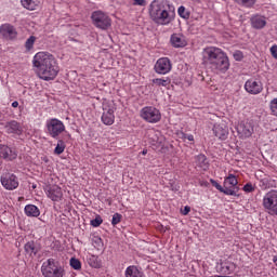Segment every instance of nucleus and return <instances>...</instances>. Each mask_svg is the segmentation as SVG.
I'll return each mask as SVG.
<instances>
[{"instance_id":"obj_1","label":"nucleus","mask_w":277,"mask_h":277,"mask_svg":"<svg viewBox=\"0 0 277 277\" xmlns=\"http://www.w3.org/2000/svg\"><path fill=\"white\" fill-rule=\"evenodd\" d=\"M37 77L42 81H53L60 75L57 58L49 52H38L32 57Z\"/></svg>"},{"instance_id":"obj_2","label":"nucleus","mask_w":277,"mask_h":277,"mask_svg":"<svg viewBox=\"0 0 277 277\" xmlns=\"http://www.w3.org/2000/svg\"><path fill=\"white\" fill-rule=\"evenodd\" d=\"M202 62L206 66H209L216 74H224L230 68V61L228 55L216 47H208L203 49Z\"/></svg>"},{"instance_id":"obj_3","label":"nucleus","mask_w":277,"mask_h":277,"mask_svg":"<svg viewBox=\"0 0 277 277\" xmlns=\"http://www.w3.org/2000/svg\"><path fill=\"white\" fill-rule=\"evenodd\" d=\"M148 14L155 25H170L174 21V5L168 0H153Z\"/></svg>"},{"instance_id":"obj_4","label":"nucleus","mask_w":277,"mask_h":277,"mask_svg":"<svg viewBox=\"0 0 277 277\" xmlns=\"http://www.w3.org/2000/svg\"><path fill=\"white\" fill-rule=\"evenodd\" d=\"M41 273L44 277H64L66 271L64 269L60 261L50 258L42 263Z\"/></svg>"},{"instance_id":"obj_5","label":"nucleus","mask_w":277,"mask_h":277,"mask_svg":"<svg viewBox=\"0 0 277 277\" xmlns=\"http://www.w3.org/2000/svg\"><path fill=\"white\" fill-rule=\"evenodd\" d=\"M45 129L50 137L57 140V137H60L62 133L66 131V126L64 124V121L57 118H51L45 122Z\"/></svg>"},{"instance_id":"obj_6","label":"nucleus","mask_w":277,"mask_h":277,"mask_svg":"<svg viewBox=\"0 0 277 277\" xmlns=\"http://www.w3.org/2000/svg\"><path fill=\"white\" fill-rule=\"evenodd\" d=\"M91 21L94 27L97 29L107 30L108 27H111V17L107 13L97 10L91 14Z\"/></svg>"},{"instance_id":"obj_7","label":"nucleus","mask_w":277,"mask_h":277,"mask_svg":"<svg viewBox=\"0 0 277 277\" xmlns=\"http://www.w3.org/2000/svg\"><path fill=\"white\" fill-rule=\"evenodd\" d=\"M141 118L150 124H157L161 120V111L153 106H145L141 109Z\"/></svg>"},{"instance_id":"obj_8","label":"nucleus","mask_w":277,"mask_h":277,"mask_svg":"<svg viewBox=\"0 0 277 277\" xmlns=\"http://www.w3.org/2000/svg\"><path fill=\"white\" fill-rule=\"evenodd\" d=\"M263 207L274 215H277V190H271L263 197Z\"/></svg>"},{"instance_id":"obj_9","label":"nucleus","mask_w":277,"mask_h":277,"mask_svg":"<svg viewBox=\"0 0 277 277\" xmlns=\"http://www.w3.org/2000/svg\"><path fill=\"white\" fill-rule=\"evenodd\" d=\"M239 184V181H237V176L230 174L224 180V194L226 196H235L237 195V192H239V187L237 185Z\"/></svg>"},{"instance_id":"obj_10","label":"nucleus","mask_w":277,"mask_h":277,"mask_svg":"<svg viewBox=\"0 0 277 277\" xmlns=\"http://www.w3.org/2000/svg\"><path fill=\"white\" fill-rule=\"evenodd\" d=\"M44 192L52 202H60L64 198V192L58 185H49L44 188Z\"/></svg>"},{"instance_id":"obj_11","label":"nucleus","mask_w":277,"mask_h":277,"mask_svg":"<svg viewBox=\"0 0 277 277\" xmlns=\"http://www.w3.org/2000/svg\"><path fill=\"white\" fill-rule=\"evenodd\" d=\"M154 69L157 75H168L172 70V62L168 57H161L156 62Z\"/></svg>"},{"instance_id":"obj_12","label":"nucleus","mask_w":277,"mask_h":277,"mask_svg":"<svg viewBox=\"0 0 277 277\" xmlns=\"http://www.w3.org/2000/svg\"><path fill=\"white\" fill-rule=\"evenodd\" d=\"M116 107L105 106L102 114V122L106 127H111L116 122Z\"/></svg>"},{"instance_id":"obj_13","label":"nucleus","mask_w":277,"mask_h":277,"mask_svg":"<svg viewBox=\"0 0 277 277\" xmlns=\"http://www.w3.org/2000/svg\"><path fill=\"white\" fill-rule=\"evenodd\" d=\"M0 181L4 189H8L9 192H12L18 187V177H16L14 174H4L1 176Z\"/></svg>"},{"instance_id":"obj_14","label":"nucleus","mask_w":277,"mask_h":277,"mask_svg":"<svg viewBox=\"0 0 277 277\" xmlns=\"http://www.w3.org/2000/svg\"><path fill=\"white\" fill-rule=\"evenodd\" d=\"M235 269H237V264L230 260H223L216 265L217 274H223L224 276L233 274Z\"/></svg>"},{"instance_id":"obj_15","label":"nucleus","mask_w":277,"mask_h":277,"mask_svg":"<svg viewBox=\"0 0 277 277\" xmlns=\"http://www.w3.org/2000/svg\"><path fill=\"white\" fill-rule=\"evenodd\" d=\"M245 90L249 94H261L263 92V83L254 79L248 80L245 83Z\"/></svg>"},{"instance_id":"obj_16","label":"nucleus","mask_w":277,"mask_h":277,"mask_svg":"<svg viewBox=\"0 0 277 277\" xmlns=\"http://www.w3.org/2000/svg\"><path fill=\"white\" fill-rule=\"evenodd\" d=\"M0 34L3 36V38H6V40H14L16 36H18V32H16V28L12 26V24H2L0 26Z\"/></svg>"},{"instance_id":"obj_17","label":"nucleus","mask_w":277,"mask_h":277,"mask_svg":"<svg viewBox=\"0 0 277 277\" xmlns=\"http://www.w3.org/2000/svg\"><path fill=\"white\" fill-rule=\"evenodd\" d=\"M170 42L174 49H183L187 47V39L181 32L171 35Z\"/></svg>"},{"instance_id":"obj_18","label":"nucleus","mask_w":277,"mask_h":277,"mask_svg":"<svg viewBox=\"0 0 277 277\" xmlns=\"http://www.w3.org/2000/svg\"><path fill=\"white\" fill-rule=\"evenodd\" d=\"M5 132L13 135H23V126L16 121L11 120L4 126Z\"/></svg>"},{"instance_id":"obj_19","label":"nucleus","mask_w":277,"mask_h":277,"mask_svg":"<svg viewBox=\"0 0 277 277\" xmlns=\"http://www.w3.org/2000/svg\"><path fill=\"white\" fill-rule=\"evenodd\" d=\"M212 131L215 137H219V140L224 141L228 138V127L224 123L214 124Z\"/></svg>"},{"instance_id":"obj_20","label":"nucleus","mask_w":277,"mask_h":277,"mask_svg":"<svg viewBox=\"0 0 277 277\" xmlns=\"http://www.w3.org/2000/svg\"><path fill=\"white\" fill-rule=\"evenodd\" d=\"M16 157H18V154H16L15 150L5 145L0 146V159H5L6 161H14Z\"/></svg>"},{"instance_id":"obj_21","label":"nucleus","mask_w":277,"mask_h":277,"mask_svg":"<svg viewBox=\"0 0 277 277\" xmlns=\"http://www.w3.org/2000/svg\"><path fill=\"white\" fill-rule=\"evenodd\" d=\"M250 21H251V27H253V29H263L265 25H267V21L265 19V16H262L259 14L252 15Z\"/></svg>"},{"instance_id":"obj_22","label":"nucleus","mask_w":277,"mask_h":277,"mask_svg":"<svg viewBox=\"0 0 277 277\" xmlns=\"http://www.w3.org/2000/svg\"><path fill=\"white\" fill-rule=\"evenodd\" d=\"M126 277H146L144 272L135 265L128 266L124 272Z\"/></svg>"},{"instance_id":"obj_23","label":"nucleus","mask_w":277,"mask_h":277,"mask_svg":"<svg viewBox=\"0 0 277 277\" xmlns=\"http://www.w3.org/2000/svg\"><path fill=\"white\" fill-rule=\"evenodd\" d=\"M195 166L200 168L201 170H209V160H207V156L200 154L195 157Z\"/></svg>"},{"instance_id":"obj_24","label":"nucleus","mask_w":277,"mask_h":277,"mask_svg":"<svg viewBox=\"0 0 277 277\" xmlns=\"http://www.w3.org/2000/svg\"><path fill=\"white\" fill-rule=\"evenodd\" d=\"M21 3L29 12H34L40 8V0H21Z\"/></svg>"},{"instance_id":"obj_25","label":"nucleus","mask_w":277,"mask_h":277,"mask_svg":"<svg viewBox=\"0 0 277 277\" xmlns=\"http://www.w3.org/2000/svg\"><path fill=\"white\" fill-rule=\"evenodd\" d=\"M24 213L27 217H39L40 209L35 205H27L24 208Z\"/></svg>"},{"instance_id":"obj_26","label":"nucleus","mask_w":277,"mask_h":277,"mask_svg":"<svg viewBox=\"0 0 277 277\" xmlns=\"http://www.w3.org/2000/svg\"><path fill=\"white\" fill-rule=\"evenodd\" d=\"M25 253L28 254V256H36L38 254L39 249L38 246H36V242L34 240L28 241L24 246Z\"/></svg>"},{"instance_id":"obj_27","label":"nucleus","mask_w":277,"mask_h":277,"mask_svg":"<svg viewBox=\"0 0 277 277\" xmlns=\"http://www.w3.org/2000/svg\"><path fill=\"white\" fill-rule=\"evenodd\" d=\"M151 82L157 88H169V85L172 83V80L170 79V77L155 78V79L151 80Z\"/></svg>"},{"instance_id":"obj_28","label":"nucleus","mask_w":277,"mask_h":277,"mask_svg":"<svg viewBox=\"0 0 277 277\" xmlns=\"http://www.w3.org/2000/svg\"><path fill=\"white\" fill-rule=\"evenodd\" d=\"M66 150V142L64 140H58L56 147L54 148V155H62Z\"/></svg>"},{"instance_id":"obj_29","label":"nucleus","mask_w":277,"mask_h":277,"mask_svg":"<svg viewBox=\"0 0 277 277\" xmlns=\"http://www.w3.org/2000/svg\"><path fill=\"white\" fill-rule=\"evenodd\" d=\"M92 242H93V246H94L95 250L101 251V250H103V248H105V243L103 242V238H101L98 236L93 237Z\"/></svg>"},{"instance_id":"obj_30","label":"nucleus","mask_w":277,"mask_h":277,"mask_svg":"<svg viewBox=\"0 0 277 277\" xmlns=\"http://www.w3.org/2000/svg\"><path fill=\"white\" fill-rule=\"evenodd\" d=\"M177 14H179V16H181V18H184L185 21L189 19V16H190L189 11L183 5H181L177 9Z\"/></svg>"},{"instance_id":"obj_31","label":"nucleus","mask_w":277,"mask_h":277,"mask_svg":"<svg viewBox=\"0 0 277 277\" xmlns=\"http://www.w3.org/2000/svg\"><path fill=\"white\" fill-rule=\"evenodd\" d=\"M34 44H36V37L30 36L25 42L26 51H31L34 49Z\"/></svg>"},{"instance_id":"obj_32","label":"nucleus","mask_w":277,"mask_h":277,"mask_svg":"<svg viewBox=\"0 0 277 277\" xmlns=\"http://www.w3.org/2000/svg\"><path fill=\"white\" fill-rule=\"evenodd\" d=\"M69 265H70V267H72V269H76V271L81 269V261H79L76 258L70 259Z\"/></svg>"},{"instance_id":"obj_33","label":"nucleus","mask_w":277,"mask_h":277,"mask_svg":"<svg viewBox=\"0 0 277 277\" xmlns=\"http://www.w3.org/2000/svg\"><path fill=\"white\" fill-rule=\"evenodd\" d=\"M269 109H271L272 116L277 117V97H275L271 101Z\"/></svg>"},{"instance_id":"obj_34","label":"nucleus","mask_w":277,"mask_h":277,"mask_svg":"<svg viewBox=\"0 0 277 277\" xmlns=\"http://www.w3.org/2000/svg\"><path fill=\"white\" fill-rule=\"evenodd\" d=\"M101 224H103V217H101V215H96L95 219L91 220V226H93V228H98Z\"/></svg>"},{"instance_id":"obj_35","label":"nucleus","mask_w":277,"mask_h":277,"mask_svg":"<svg viewBox=\"0 0 277 277\" xmlns=\"http://www.w3.org/2000/svg\"><path fill=\"white\" fill-rule=\"evenodd\" d=\"M120 222H122V214L120 213H115L113 215V219H111V224L113 226H118V224H120Z\"/></svg>"},{"instance_id":"obj_36","label":"nucleus","mask_w":277,"mask_h":277,"mask_svg":"<svg viewBox=\"0 0 277 277\" xmlns=\"http://www.w3.org/2000/svg\"><path fill=\"white\" fill-rule=\"evenodd\" d=\"M210 183L213 187H215V189H217L219 192H222L224 194V187H222V185H220V183H217V181L211 179Z\"/></svg>"},{"instance_id":"obj_37","label":"nucleus","mask_w":277,"mask_h":277,"mask_svg":"<svg viewBox=\"0 0 277 277\" xmlns=\"http://www.w3.org/2000/svg\"><path fill=\"white\" fill-rule=\"evenodd\" d=\"M263 184L265 185L264 189H267L269 187H274L276 182H274V180H263Z\"/></svg>"},{"instance_id":"obj_38","label":"nucleus","mask_w":277,"mask_h":277,"mask_svg":"<svg viewBox=\"0 0 277 277\" xmlns=\"http://www.w3.org/2000/svg\"><path fill=\"white\" fill-rule=\"evenodd\" d=\"M256 0H243L245 8H254Z\"/></svg>"},{"instance_id":"obj_39","label":"nucleus","mask_w":277,"mask_h":277,"mask_svg":"<svg viewBox=\"0 0 277 277\" xmlns=\"http://www.w3.org/2000/svg\"><path fill=\"white\" fill-rule=\"evenodd\" d=\"M234 60H236V62H241V60H243V53L241 51L234 52Z\"/></svg>"},{"instance_id":"obj_40","label":"nucleus","mask_w":277,"mask_h":277,"mask_svg":"<svg viewBox=\"0 0 277 277\" xmlns=\"http://www.w3.org/2000/svg\"><path fill=\"white\" fill-rule=\"evenodd\" d=\"M181 138L188 140V142H194V134H185V133L181 132Z\"/></svg>"},{"instance_id":"obj_41","label":"nucleus","mask_w":277,"mask_h":277,"mask_svg":"<svg viewBox=\"0 0 277 277\" xmlns=\"http://www.w3.org/2000/svg\"><path fill=\"white\" fill-rule=\"evenodd\" d=\"M252 133H254V129L252 127L245 128V131H243L245 137H250V135H252Z\"/></svg>"},{"instance_id":"obj_42","label":"nucleus","mask_w":277,"mask_h":277,"mask_svg":"<svg viewBox=\"0 0 277 277\" xmlns=\"http://www.w3.org/2000/svg\"><path fill=\"white\" fill-rule=\"evenodd\" d=\"M271 55H272V57H274V60H277V44H274L271 48Z\"/></svg>"},{"instance_id":"obj_43","label":"nucleus","mask_w":277,"mask_h":277,"mask_svg":"<svg viewBox=\"0 0 277 277\" xmlns=\"http://www.w3.org/2000/svg\"><path fill=\"white\" fill-rule=\"evenodd\" d=\"M243 192H247V193H251V192H254V188L252 186V184L248 183L243 186Z\"/></svg>"},{"instance_id":"obj_44","label":"nucleus","mask_w":277,"mask_h":277,"mask_svg":"<svg viewBox=\"0 0 277 277\" xmlns=\"http://www.w3.org/2000/svg\"><path fill=\"white\" fill-rule=\"evenodd\" d=\"M133 5H141L144 6L146 5V0H133Z\"/></svg>"},{"instance_id":"obj_45","label":"nucleus","mask_w":277,"mask_h":277,"mask_svg":"<svg viewBox=\"0 0 277 277\" xmlns=\"http://www.w3.org/2000/svg\"><path fill=\"white\" fill-rule=\"evenodd\" d=\"M189 211H192V208L189 206H186L183 210H182V215H188Z\"/></svg>"},{"instance_id":"obj_46","label":"nucleus","mask_w":277,"mask_h":277,"mask_svg":"<svg viewBox=\"0 0 277 277\" xmlns=\"http://www.w3.org/2000/svg\"><path fill=\"white\" fill-rule=\"evenodd\" d=\"M273 263L276 265V267H277V255H274L273 256Z\"/></svg>"},{"instance_id":"obj_47","label":"nucleus","mask_w":277,"mask_h":277,"mask_svg":"<svg viewBox=\"0 0 277 277\" xmlns=\"http://www.w3.org/2000/svg\"><path fill=\"white\" fill-rule=\"evenodd\" d=\"M12 107H14V108L18 107V102H16V101L13 102V103H12Z\"/></svg>"},{"instance_id":"obj_48","label":"nucleus","mask_w":277,"mask_h":277,"mask_svg":"<svg viewBox=\"0 0 277 277\" xmlns=\"http://www.w3.org/2000/svg\"><path fill=\"white\" fill-rule=\"evenodd\" d=\"M142 155H148V149H143Z\"/></svg>"}]
</instances>
